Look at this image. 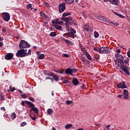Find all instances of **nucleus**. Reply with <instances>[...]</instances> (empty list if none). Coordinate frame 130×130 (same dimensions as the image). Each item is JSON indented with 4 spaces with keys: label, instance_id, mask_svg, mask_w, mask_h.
<instances>
[{
    "label": "nucleus",
    "instance_id": "nucleus-1",
    "mask_svg": "<svg viewBox=\"0 0 130 130\" xmlns=\"http://www.w3.org/2000/svg\"><path fill=\"white\" fill-rule=\"evenodd\" d=\"M115 57L116 58L117 60H115V66L116 67L117 64H120V67L123 64V56L120 55L119 54H116L115 55Z\"/></svg>",
    "mask_w": 130,
    "mask_h": 130
},
{
    "label": "nucleus",
    "instance_id": "nucleus-2",
    "mask_svg": "<svg viewBox=\"0 0 130 130\" xmlns=\"http://www.w3.org/2000/svg\"><path fill=\"white\" fill-rule=\"evenodd\" d=\"M116 68L119 69L121 68L122 69V71H123L126 76H129V71H128V68L126 66H124L123 64L122 66H120V64H117Z\"/></svg>",
    "mask_w": 130,
    "mask_h": 130
},
{
    "label": "nucleus",
    "instance_id": "nucleus-3",
    "mask_svg": "<svg viewBox=\"0 0 130 130\" xmlns=\"http://www.w3.org/2000/svg\"><path fill=\"white\" fill-rule=\"evenodd\" d=\"M31 46L30 44H28V42L25 40L21 41L19 47L20 49H23L24 48H29Z\"/></svg>",
    "mask_w": 130,
    "mask_h": 130
},
{
    "label": "nucleus",
    "instance_id": "nucleus-4",
    "mask_svg": "<svg viewBox=\"0 0 130 130\" xmlns=\"http://www.w3.org/2000/svg\"><path fill=\"white\" fill-rule=\"evenodd\" d=\"M25 51H27V49H21V50H19L16 53V56L17 57H24L26 56Z\"/></svg>",
    "mask_w": 130,
    "mask_h": 130
},
{
    "label": "nucleus",
    "instance_id": "nucleus-5",
    "mask_svg": "<svg viewBox=\"0 0 130 130\" xmlns=\"http://www.w3.org/2000/svg\"><path fill=\"white\" fill-rule=\"evenodd\" d=\"M3 19L4 21H5V22H9V21H10V19H11V17L10 16V14L7 12L3 13Z\"/></svg>",
    "mask_w": 130,
    "mask_h": 130
},
{
    "label": "nucleus",
    "instance_id": "nucleus-6",
    "mask_svg": "<svg viewBox=\"0 0 130 130\" xmlns=\"http://www.w3.org/2000/svg\"><path fill=\"white\" fill-rule=\"evenodd\" d=\"M66 10V3H62L59 5L58 6V12L60 13H63V12Z\"/></svg>",
    "mask_w": 130,
    "mask_h": 130
},
{
    "label": "nucleus",
    "instance_id": "nucleus-7",
    "mask_svg": "<svg viewBox=\"0 0 130 130\" xmlns=\"http://www.w3.org/2000/svg\"><path fill=\"white\" fill-rule=\"evenodd\" d=\"M109 49L107 47H102L100 48V53H106L107 54L109 53Z\"/></svg>",
    "mask_w": 130,
    "mask_h": 130
},
{
    "label": "nucleus",
    "instance_id": "nucleus-8",
    "mask_svg": "<svg viewBox=\"0 0 130 130\" xmlns=\"http://www.w3.org/2000/svg\"><path fill=\"white\" fill-rule=\"evenodd\" d=\"M75 72L76 73V72H77V69H72L70 68H68L65 70V74H66L67 75H71V76H72L73 77V76H74L73 75V72Z\"/></svg>",
    "mask_w": 130,
    "mask_h": 130
},
{
    "label": "nucleus",
    "instance_id": "nucleus-9",
    "mask_svg": "<svg viewBox=\"0 0 130 130\" xmlns=\"http://www.w3.org/2000/svg\"><path fill=\"white\" fill-rule=\"evenodd\" d=\"M97 19L98 20H100V21H103V22H107V23H110L111 24V22H110L106 18H105L104 16L102 15H99L97 16Z\"/></svg>",
    "mask_w": 130,
    "mask_h": 130
},
{
    "label": "nucleus",
    "instance_id": "nucleus-10",
    "mask_svg": "<svg viewBox=\"0 0 130 130\" xmlns=\"http://www.w3.org/2000/svg\"><path fill=\"white\" fill-rule=\"evenodd\" d=\"M117 86L118 88H120V89H126L127 88L126 85H125V82H124L117 83Z\"/></svg>",
    "mask_w": 130,
    "mask_h": 130
},
{
    "label": "nucleus",
    "instance_id": "nucleus-11",
    "mask_svg": "<svg viewBox=\"0 0 130 130\" xmlns=\"http://www.w3.org/2000/svg\"><path fill=\"white\" fill-rule=\"evenodd\" d=\"M109 3L113 6H118L119 5V0H109Z\"/></svg>",
    "mask_w": 130,
    "mask_h": 130
},
{
    "label": "nucleus",
    "instance_id": "nucleus-12",
    "mask_svg": "<svg viewBox=\"0 0 130 130\" xmlns=\"http://www.w3.org/2000/svg\"><path fill=\"white\" fill-rule=\"evenodd\" d=\"M13 53H9L7 55L5 56L6 59L7 60H10V59H12L13 57Z\"/></svg>",
    "mask_w": 130,
    "mask_h": 130
},
{
    "label": "nucleus",
    "instance_id": "nucleus-13",
    "mask_svg": "<svg viewBox=\"0 0 130 130\" xmlns=\"http://www.w3.org/2000/svg\"><path fill=\"white\" fill-rule=\"evenodd\" d=\"M71 34V36L73 38V39L76 38V37H77V35H75L76 34V30L74 29H71V32H70Z\"/></svg>",
    "mask_w": 130,
    "mask_h": 130
},
{
    "label": "nucleus",
    "instance_id": "nucleus-14",
    "mask_svg": "<svg viewBox=\"0 0 130 130\" xmlns=\"http://www.w3.org/2000/svg\"><path fill=\"white\" fill-rule=\"evenodd\" d=\"M84 27L85 30H86V31H87V32L93 31V29H92L91 28V26H90L89 25V24H85L84 25Z\"/></svg>",
    "mask_w": 130,
    "mask_h": 130
},
{
    "label": "nucleus",
    "instance_id": "nucleus-15",
    "mask_svg": "<svg viewBox=\"0 0 130 130\" xmlns=\"http://www.w3.org/2000/svg\"><path fill=\"white\" fill-rule=\"evenodd\" d=\"M53 26L55 27V29L57 30H59V31H62V27L60 25H58L57 24H55V23H53Z\"/></svg>",
    "mask_w": 130,
    "mask_h": 130
},
{
    "label": "nucleus",
    "instance_id": "nucleus-16",
    "mask_svg": "<svg viewBox=\"0 0 130 130\" xmlns=\"http://www.w3.org/2000/svg\"><path fill=\"white\" fill-rule=\"evenodd\" d=\"M124 99H128V91L126 89H124L123 91Z\"/></svg>",
    "mask_w": 130,
    "mask_h": 130
},
{
    "label": "nucleus",
    "instance_id": "nucleus-17",
    "mask_svg": "<svg viewBox=\"0 0 130 130\" xmlns=\"http://www.w3.org/2000/svg\"><path fill=\"white\" fill-rule=\"evenodd\" d=\"M63 37H70V38H73L72 34L71 32L65 33L63 35Z\"/></svg>",
    "mask_w": 130,
    "mask_h": 130
},
{
    "label": "nucleus",
    "instance_id": "nucleus-18",
    "mask_svg": "<svg viewBox=\"0 0 130 130\" xmlns=\"http://www.w3.org/2000/svg\"><path fill=\"white\" fill-rule=\"evenodd\" d=\"M65 43H66V44H68L69 45H71L72 46H74V43L69 40H66V41H65Z\"/></svg>",
    "mask_w": 130,
    "mask_h": 130
},
{
    "label": "nucleus",
    "instance_id": "nucleus-19",
    "mask_svg": "<svg viewBox=\"0 0 130 130\" xmlns=\"http://www.w3.org/2000/svg\"><path fill=\"white\" fill-rule=\"evenodd\" d=\"M31 111H34L36 114H38V109L35 107L31 108Z\"/></svg>",
    "mask_w": 130,
    "mask_h": 130
},
{
    "label": "nucleus",
    "instance_id": "nucleus-20",
    "mask_svg": "<svg viewBox=\"0 0 130 130\" xmlns=\"http://www.w3.org/2000/svg\"><path fill=\"white\" fill-rule=\"evenodd\" d=\"M73 85H75V86H77V85L79 84V80H78L77 79H74L73 80Z\"/></svg>",
    "mask_w": 130,
    "mask_h": 130
},
{
    "label": "nucleus",
    "instance_id": "nucleus-21",
    "mask_svg": "<svg viewBox=\"0 0 130 130\" xmlns=\"http://www.w3.org/2000/svg\"><path fill=\"white\" fill-rule=\"evenodd\" d=\"M85 55L89 60H92V57H91V55H90V54L88 52H85Z\"/></svg>",
    "mask_w": 130,
    "mask_h": 130
},
{
    "label": "nucleus",
    "instance_id": "nucleus-22",
    "mask_svg": "<svg viewBox=\"0 0 130 130\" xmlns=\"http://www.w3.org/2000/svg\"><path fill=\"white\" fill-rule=\"evenodd\" d=\"M26 104L28 105L29 107H30L31 108H32V107H34V104H33V103H31L30 102L26 101Z\"/></svg>",
    "mask_w": 130,
    "mask_h": 130
},
{
    "label": "nucleus",
    "instance_id": "nucleus-23",
    "mask_svg": "<svg viewBox=\"0 0 130 130\" xmlns=\"http://www.w3.org/2000/svg\"><path fill=\"white\" fill-rule=\"evenodd\" d=\"M52 77H53L54 80L56 82H57L58 80H59V79H58V77H57V76H56V75H52Z\"/></svg>",
    "mask_w": 130,
    "mask_h": 130
},
{
    "label": "nucleus",
    "instance_id": "nucleus-24",
    "mask_svg": "<svg viewBox=\"0 0 130 130\" xmlns=\"http://www.w3.org/2000/svg\"><path fill=\"white\" fill-rule=\"evenodd\" d=\"M65 2L69 5H72V4H74V0H65Z\"/></svg>",
    "mask_w": 130,
    "mask_h": 130
},
{
    "label": "nucleus",
    "instance_id": "nucleus-25",
    "mask_svg": "<svg viewBox=\"0 0 130 130\" xmlns=\"http://www.w3.org/2000/svg\"><path fill=\"white\" fill-rule=\"evenodd\" d=\"M56 25H62L63 24V21H55V22L53 23Z\"/></svg>",
    "mask_w": 130,
    "mask_h": 130
},
{
    "label": "nucleus",
    "instance_id": "nucleus-26",
    "mask_svg": "<svg viewBox=\"0 0 130 130\" xmlns=\"http://www.w3.org/2000/svg\"><path fill=\"white\" fill-rule=\"evenodd\" d=\"M73 126V125L72 124H68L66 125L65 128L67 129H69V128H71Z\"/></svg>",
    "mask_w": 130,
    "mask_h": 130
},
{
    "label": "nucleus",
    "instance_id": "nucleus-27",
    "mask_svg": "<svg viewBox=\"0 0 130 130\" xmlns=\"http://www.w3.org/2000/svg\"><path fill=\"white\" fill-rule=\"evenodd\" d=\"M11 117L13 120L15 119V118L16 117V113H12L11 115Z\"/></svg>",
    "mask_w": 130,
    "mask_h": 130
},
{
    "label": "nucleus",
    "instance_id": "nucleus-28",
    "mask_svg": "<svg viewBox=\"0 0 130 130\" xmlns=\"http://www.w3.org/2000/svg\"><path fill=\"white\" fill-rule=\"evenodd\" d=\"M52 112H53L52 109H48L47 113H48V114H49V115H51V114H52Z\"/></svg>",
    "mask_w": 130,
    "mask_h": 130
},
{
    "label": "nucleus",
    "instance_id": "nucleus-29",
    "mask_svg": "<svg viewBox=\"0 0 130 130\" xmlns=\"http://www.w3.org/2000/svg\"><path fill=\"white\" fill-rule=\"evenodd\" d=\"M67 19V23H69V21H72L73 20V18L71 16H69L68 17H66Z\"/></svg>",
    "mask_w": 130,
    "mask_h": 130
},
{
    "label": "nucleus",
    "instance_id": "nucleus-30",
    "mask_svg": "<svg viewBox=\"0 0 130 130\" xmlns=\"http://www.w3.org/2000/svg\"><path fill=\"white\" fill-rule=\"evenodd\" d=\"M71 13L68 12V13H64L62 14V17H67V16H70Z\"/></svg>",
    "mask_w": 130,
    "mask_h": 130
},
{
    "label": "nucleus",
    "instance_id": "nucleus-31",
    "mask_svg": "<svg viewBox=\"0 0 130 130\" xmlns=\"http://www.w3.org/2000/svg\"><path fill=\"white\" fill-rule=\"evenodd\" d=\"M94 36L95 38H98L99 37V34L97 31H94Z\"/></svg>",
    "mask_w": 130,
    "mask_h": 130
},
{
    "label": "nucleus",
    "instance_id": "nucleus-32",
    "mask_svg": "<svg viewBox=\"0 0 130 130\" xmlns=\"http://www.w3.org/2000/svg\"><path fill=\"white\" fill-rule=\"evenodd\" d=\"M56 35V32H51L50 34V36H51V37H55Z\"/></svg>",
    "mask_w": 130,
    "mask_h": 130
},
{
    "label": "nucleus",
    "instance_id": "nucleus-33",
    "mask_svg": "<svg viewBox=\"0 0 130 130\" xmlns=\"http://www.w3.org/2000/svg\"><path fill=\"white\" fill-rule=\"evenodd\" d=\"M110 125H108L106 126V128H105L104 129H101V130H110Z\"/></svg>",
    "mask_w": 130,
    "mask_h": 130
},
{
    "label": "nucleus",
    "instance_id": "nucleus-34",
    "mask_svg": "<svg viewBox=\"0 0 130 130\" xmlns=\"http://www.w3.org/2000/svg\"><path fill=\"white\" fill-rule=\"evenodd\" d=\"M31 54V50L29 49L28 52L27 51H25V56H27V55H30Z\"/></svg>",
    "mask_w": 130,
    "mask_h": 130
},
{
    "label": "nucleus",
    "instance_id": "nucleus-35",
    "mask_svg": "<svg viewBox=\"0 0 130 130\" xmlns=\"http://www.w3.org/2000/svg\"><path fill=\"white\" fill-rule=\"evenodd\" d=\"M129 61V58H126L123 61V62H124V63H126V64H127V63H128Z\"/></svg>",
    "mask_w": 130,
    "mask_h": 130
},
{
    "label": "nucleus",
    "instance_id": "nucleus-36",
    "mask_svg": "<svg viewBox=\"0 0 130 130\" xmlns=\"http://www.w3.org/2000/svg\"><path fill=\"white\" fill-rule=\"evenodd\" d=\"M93 49H94V50H95V51H99V53H100V48L94 47Z\"/></svg>",
    "mask_w": 130,
    "mask_h": 130
},
{
    "label": "nucleus",
    "instance_id": "nucleus-37",
    "mask_svg": "<svg viewBox=\"0 0 130 130\" xmlns=\"http://www.w3.org/2000/svg\"><path fill=\"white\" fill-rule=\"evenodd\" d=\"M43 58H44V54H41L39 56V59H43Z\"/></svg>",
    "mask_w": 130,
    "mask_h": 130
},
{
    "label": "nucleus",
    "instance_id": "nucleus-38",
    "mask_svg": "<svg viewBox=\"0 0 130 130\" xmlns=\"http://www.w3.org/2000/svg\"><path fill=\"white\" fill-rule=\"evenodd\" d=\"M26 8L28 10H29V9H31L32 8V5L31 4H27L26 5Z\"/></svg>",
    "mask_w": 130,
    "mask_h": 130
},
{
    "label": "nucleus",
    "instance_id": "nucleus-39",
    "mask_svg": "<svg viewBox=\"0 0 130 130\" xmlns=\"http://www.w3.org/2000/svg\"><path fill=\"white\" fill-rule=\"evenodd\" d=\"M46 76H49V77H51V76H52V75H53V74H52V73H46Z\"/></svg>",
    "mask_w": 130,
    "mask_h": 130
},
{
    "label": "nucleus",
    "instance_id": "nucleus-40",
    "mask_svg": "<svg viewBox=\"0 0 130 130\" xmlns=\"http://www.w3.org/2000/svg\"><path fill=\"white\" fill-rule=\"evenodd\" d=\"M55 72H56V73H58V74H63V71L61 70H57L55 71Z\"/></svg>",
    "mask_w": 130,
    "mask_h": 130
},
{
    "label": "nucleus",
    "instance_id": "nucleus-41",
    "mask_svg": "<svg viewBox=\"0 0 130 130\" xmlns=\"http://www.w3.org/2000/svg\"><path fill=\"white\" fill-rule=\"evenodd\" d=\"M71 103H73V102L72 101H66V104H68V105H70Z\"/></svg>",
    "mask_w": 130,
    "mask_h": 130
},
{
    "label": "nucleus",
    "instance_id": "nucleus-42",
    "mask_svg": "<svg viewBox=\"0 0 130 130\" xmlns=\"http://www.w3.org/2000/svg\"><path fill=\"white\" fill-rule=\"evenodd\" d=\"M63 84H68V83H70V81L68 80H63Z\"/></svg>",
    "mask_w": 130,
    "mask_h": 130
},
{
    "label": "nucleus",
    "instance_id": "nucleus-43",
    "mask_svg": "<svg viewBox=\"0 0 130 130\" xmlns=\"http://www.w3.org/2000/svg\"><path fill=\"white\" fill-rule=\"evenodd\" d=\"M40 16L41 17H45V14L44 13L42 12H40Z\"/></svg>",
    "mask_w": 130,
    "mask_h": 130
},
{
    "label": "nucleus",
    "instance_id": "nucleus-44",
    "mask_svg": "<svg viewBox=\"0 0 130 130\" xmlns=\"http://www.w3.org/2000/svg\"><path fill=\"white\" fill-rule=\"evenodd\" d=\"M26 124H27V123H26V122H23L21 124V126H25V125H26Z\"/></svg>",
    "mask_w": 130,
    "mask_h": 130
},
{
    "label": "nucleus",
    "instance_id": "nucleus-45",
    "mask_svg": "<svg viewBox=\"0 0 130 130\" xmlns=\"http://www.w3.org/2000/svg\"><path fill=\"white\" fill-rule=\"evenodd\" d=\"M82 15L83 16L84 18H85V19H87V15L85 14V12H82Z\"/></svg>",
    "mask_w": 130,
    "mask_h": 130
},
{
    "label": "nucleus",
    "instance_id": "nucleus-46",
    "mask_svg": "<svg viewBox=\"0 0 130 130\" xmlns=\"http://www.w3.org/2000/svg\"><path fill=\"white\" fill-rule=\"evenodd\" d=\"M22 98H26L27 96L26 95V94L23 93L21 95Z\"/></svg>",
    "mask_w": 130,
    "mask_h": 130
},
{
    "label": "nucleus",
    "instance_id": "nucleus-47",
    "mask_svg": "<svg viewBox=\"0 0 130 130\" xmlns=\"http://www.w3.org/2000/svg\"><path fill=\"white\" fill-rule=\"evenodd\" d=\"M61 20H62V21H64V22H66V23H67V17H66V18H61Z\"/></svg>",
    "mask_w": 130,
    "mask_h": 130
},
{
    "label": "nucleus",
    "instance_id": "nucleus-48",
    "mask_svg": "<svg viewBox=\"0 0 130 130\" xmlns=\"http://www.w3.org/2000/svg\"><path fill=\"white\" fill-rule=\"evenodd\" d=\"M1 101H5V98H4V96H3V95H1Z\"/></svg>",
    "mask_w": 130,
    "mask_h": 130
},
{
    "label": "nucleus",
    "instance_id": "nucleus-49",
    "mask_svg": "<svg viewBox=\"0 0 130 130\" xmlns=\"http://www.w3.org/2000/svg\"><path fill=\"white\" fill-rule=\"evenodd\" d=\"M44 5L46 6V7H47L48 8L49 7V4H48V3L45 2Z\"/></svg>",
    "mask_w": 130,
    "mask_h": 130
},
{
    "label": "nucleus",
    "instance_id": "nucleus-50",
    "mask_svg": "<svg viewBox=\"0 0 130 130\" xmlns=\"http://www.w3.org/2000/svg\"><path fill=\"white\" fill-rule=\"evenodd\" d=\"M120 18H121L122 19H124V18H125V16L121 15V14H120L119 16Z\"/></svg>",
    "mask_w": 130,
    "mask_h": 130
},
{
    "label": "nucleus",
    "instance_id": "nucleus-51",
    "mask_svg": "<svg viewBox=\"0 0 130 130\" xmlns=\"http://www.w3.org/2000/svg\"><path fill=\"white\" fill-rule=\"evenodd\" d=\"M10 91L11 92H14V91H15V88L14 87L10 88Z\"/></svg>",
    "mask_w": 130,
    "mask_h": 130
},
{
    "label": "nucleus",
    "instance_id": "nucleus-52",
    "mask_svg": "<svg viewBox=\"0 0 130 130\" xmlns=\"http://www.w3.org/2000/svg\"><path fill=\"white\" fill-rule=\"evenodd\" d=\"M1 110H3V111H6V109L5 107H3L1 108Z\"/></svg>",
    "mask_w": 130,
    "mask_h": 130
},
{
    "label": "nucleus",
    "instance_id": "nucleus-53",
    "mask_svg": "<svg viewBox=\"0 0 130 130\" xmlns=\"http://www.w3.org/2000/svg\"><path fill=\"white\" fill-rule=\"evenodd\" d=\"M46 80H51L52 81V82H53V80H52V79H51L49 77H46Z\"/></svg>",
    "mask_w": 130,
    "mask_h": 130
},
{
    "label": "nucleus",
    "instance_id": "nucleus-54",
    "mask_svg": "<svg viewBox=\"0 0 130 130\" xmlns=\"http://www.w3.org/2000/svg\"><path fill=\"white\" fill-rule=\"evenodd\" d=\"M63 55L64 56V57H69V54H64Z\"/></svg>",
    "mask_w": 130,
    "mask_h": 130
},
{
    "label": "nucleus",
    "instance_id": "nucleus-55",
    "mask_svg": "<svg viewBox=\"0 0 130 130\" xmlns=\"http://www.w3.org/2000/svg\"><path fill=\"white\" fill-rule=\"evenodd\" d=\"M66 29H67V31H68V32H70V26L66 27Z\"/></svg>",
    "mask_w": 130,
    "mask_h": 130
},
{
    "label": "nucleus",
    "instance_id": "nucleus-56",
    "mask_svg": "<svg viewBox=\"0 0 130 130\" xmlns=\"http://www.w3.org/2000/svg\"><path fill=\"white\" fill-rule=\"evenodd\" d=\"M30 117H31V119H32V120H35L36 119V117H31V115L29 116Z\"/></svg>",
    "mask_w": 130,
    "mask_h": 130
},
{
    "label": "nucleus",
    "instance_id": "nucleus-57",
    "mask_svg": "<svg viewBox=\"0 0 130 130\" xmlns=\"http://www.w3.org/2000/svg\"><path fill=\"white\" fill-rule=\"evenodd\" d=\"M4 45V43L2 42H0V47H2Z\"/></svg>",
    "mask_w": 130,
    "mask_h": 130
},
{
    "label": "nucleus",
    "instance_id": "nucleus-58",
    "mask_svg": "<svg viewBox=\"0 0 130 130\" xmlns=\"http://www.w3.org/2000/svg\"><path fill=\"white\" fill-rule=\"evenodd\" d=\"M21 105H22V106H25V102H24V101L22 102Z\"/></svg>",
    "mask_w": 130,
    "mask_h": 130
},
{
    "label": "nucleus",
    "instance_id": "nucleus-59",
    "mask_svg": "<svg viewBox=\"0 0 130 130\" xmlns=\"http://www.w3.org/2000/svg\"><path fill=\"white\" fill-rule=\"evenodd\" d=\"M117 97L118 98L120 99V98H121L122 95H121V94H119V95H118L117 96Z\"/></svg>",
    "mask_w": 130,
    "mask_h": 130
},
{
    "label": "nucleus",
    "instance_id": "nucleus-60",
    "mask_svg": "<svg viewBox=\"0 0 130 130\" xmlns=\"http://www.w3.org/2000/svg\"><path fill=\"white\" fill-rule=\"evenodd\" d=\"M114 25L115 26H116V27H117V26H118L119 25V24L117 23H113Z\"/></svg>",
    "mask_w": 130,
    "mask_h": 130
},
{
    "label": "nucleus",
    "instance_id": "nucleus-61",
    "mask_svg": "<svg viewBox=\"0 0 130 130\" xmlns=\"http://www.w3.org/2000/svg\"><path fill=\"white\" fill-rule=\"evenodd\" d=\"M61 40H62L63 41H64V42H66V41H67V40H66L64 38H61Z\"/></svg>",
    "mask_w": 130,
    "mask_h": 130
},
{
    "label": "nucleus",
    "instance_id": "nucleus-62",
    "mask_svg": "<svg viewBox=\"0 0 130 130\" xmlns=\"http://www.w3.org/2000/svg\"><path fill=\"white\" fill-rule=\"evenodd\" d=\"M116 51H117V53H120L121 50H120V49H117Z\"/></svg>",
    "mask_w": 130,
    "mask_h": 130
},
{
    "label": "nucleus",
    "instance_id": "nucleus-63",
    "mask_svg": "<svg viewBox=\"0 0 130 130\" xmlns=\"http://www.w3.org/2000/svg\"><path fill=\"white\" fill-rule=\"evenodd\" d=\"M29 100H30V101H34V99H33V98H29Z\"/></svg>",
    "mask_w": 130,
    "mask_h": 130
},
{
    "label": "nucleus",
    "instance_id": "nucleus-64",
    "mask_svg": "<svg viewBox=\"0 0 130 130\" xmlns=\"http://www.w3.org/2000/svg\"><path fill=\"white\" fill-rule=\"evenodd\" d=\"M4 116L5 117H8L9 116L8 115V114H4Z\"/></svg>",
    "mask_w": 130,
    "mask_h": 130
}]
</instances>
